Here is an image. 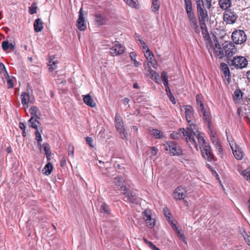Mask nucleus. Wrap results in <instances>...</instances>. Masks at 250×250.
Returning <instances> with one entry per match:
<instances>
[{
    "instance_id": "obj_1",
    "label": "nucleus",
    "mask_w": 250,
    "mask_h": 250,
    "mask_svg": "<svg viewBox=\"0 0 250 250\" xmlns=\"http://www.w3.org/2000/svg\"><path fill=\"white\" fill-rule=\"evenodd\" d=\"M182 133L190 148L194 147L196 149L198 148V144L195 141V138L197 139L200 146H202L208 144L204 139L203 134L198 133L196 135V133L193 131V129L187 127L183 129Z\"/></svg>"
},
{
    "instance_id": "obj_2",
    "label": "nucleus",
    "mask_w": 250,
    "mask_h": 250,
    "mask_svg": "<svg viewBox=\"0 0 250 250\" xmlns=\"http://www.w3.org/2000/svg\"><path fill=\"white\" fill-rule=\"evenodd\" d=\"M222 46V47H221L218 42L215 43V47L217 48L216 54L219 56L220 59L224 57L228 58L231 57L237 52L236 48L230 41H225Z\"/></svg>"
},
{
    "instance_id": "obj_3",
    "label": "nucleus",
    "mask_w": 250,
    "mask_h": 250,
    "mask_svg": "<svg viewBox=\"0 0 250 250\" xmlns=\"http://www.w3.org/2000/svg\"><path fill=\"white\" fill-rule=\"evenodd\" d=\"M185 3V9L189 21V24L191 29H193L195 33L199 34L200 27L198 24V21L195 14L193 11L191 0H184Z\"/></svg>"
},
{
    "instance_id": "obj_4",
    "label": "nucleus",
    "mask_w": 250,
    "mask_h": 250,
    "mask_svg": "<svg viewBox=\"0 0 250 250\" xmlns=\"http://www.w3.org/2000/svg\"><path fill=\"white\" fill-rule=\"evenodd\" d=\"M195 2L199 24L205 25L206 21L208 20V11L205 7V5L203 0H195Z\"/></svg>"
},
{
    "instance_id": "obj_5",
    "label": "nucleus",
    "mask_w": 250,
    "mask_h": 250,
    "mask_svg": "<svg viewBox=\"0 0 250 250\" xmlns=\"http://www.w3.org/2000/svg\"><path fill=\"white\" fill-rule=\"evenodd\" d=\"M164 146L166 151H168L171 156H180L182 155V150L180 146L173 141H167Z\"/></svg>"
},
{
    "instance_id": "obj_6",
    "label": "nucleus",
    "mask_w": 250,
    "mask_h": 250,
    "mask_svg": "<svg viewBox=\"0 0 250 250\" xmlns=\"http://www.w3.org/2000/svg\"><path fill=\"white\" fill-rule=\"evenodd\" d=\"M228 63L230 66H233L236 69H241L247 66L248 62L245 57L241 56H237L230 61L228 59Z\"/></svg>"
},
{
    "instance_id": "obj_7",
    "label": "nucleus",
    "mask_w": 250,
    "mask_h": 250,
    "mask_svg": "<svg viewBox=\"0 0 250 250\" xmlns=\"http://www.w3.org/2000/svg\"><path fill=\"white\" fill-rule=\"evenodd\" d=\"M121 193L125 195L124 200L128 201L133 204H137L139 203V199L135 195L133 194L131 191L129 190L126 187H122L119 189Z\"/></svg>"
},
{
    "instance_id": "obj_8",
    "label": "nucleus",
    "mask_w": 250,
    "mask_h": 250,
    "mask_svg": "<svg viewBox=\"0 0 250 250\" xmlns=\"http://www.w3.org/2000/svg\"><path fill=\"white\" fill-rule=\"evenodd\" d=\"M231 38L234 43L241 44L246 41L247 36L244 31L237 30L232 32Z\"/></svg>"
},
{
    "instance_id": "obj_9",
    "label": "nucleus",
    "mask_w": 250,
    "mask_h": 250,
    "mask_svg": "<svg viewBox=\"0 0 250 250\" xmlns=\"http://www.w3.org/2000/svg\"><path fill=\"white\" fill-rule=\"evenodd\" d=\"M198 111L200 116L203 117L204 122L207 123L208 128H210L211 119L210 112L205 108L204 104L198 105Z\"/></svg>"
},
{
    "instance_id": "obj_10",
    "label": "nucleus",
    "mask_w": 250,
    "mask_h": 250,
    "mask_svg": "<svg viewBox=\"0 0 250 250\" xmlns=\"http://www.w3.org/2000/svg\"><path fill=\"white\" fill-rule=\"evenodd\" d=\"M237 18L236 13L232 9L226 10L224 13V20L227 24L234 23Z\"/></svg>"
},
{
    "instance_id": "obj_11",
    "label": "nucleus",
    "mask_w": 250,
    "mask_h": 250,
    "mask_svg": "<svg viewBox=\"0 0 250 250\" xmlns=\"http://www.w3.org/2000/svg\"><path fill=\"white\" fill-rule=\"evenodd\" d=\"M142 214L143 218L145 221L147 227L150 229L153 228L155 225V220L151 217L150 210L146 209Z\"/></svg>"
},
{
    "instance_id": "obj_12",
    "label": "nucleus",
    "mask_w": 250,
    "mask_h": 250,
    "mask_svg": "<svg viewBox=\"0 0 250 250\" xmlns=\"http://www.w3.org/2000/svg\"><path fill=\"white\" fill-rule=\"evenodd\" d=\"M202 155L205 159H207L208 161H211L213 159V154L211 149L210 146L207 144L200 146Z\"/></svg>"
},
{
    "instance_id": "obj_13",
    "label": "nucleus",
    "mask_w": 250,
    "mask_h": 250,
    "mask_svg": "<svg viewBox=\"0 0 250 250\" xmlns=\"http://www.w3.org/2000/svg\"><path fill=\"white\" fill-rule=\"evenodd\" d=\"M185 110L186 118L189 125H192V121L194 119V110L193 107L189 105H186L183 106Z\"/></svg>"
},
{
    "instance_id": "obj_14",
    "label": "nucleus",
    "mask_w": 250,
    "mask_h": 250,
    "mask_svg": "<svg viewBox=\"0 0 250 250\" xmlns=\"http://www.w3.org/2000/svg\"><path fill=\"white\" fill-rule=\"evenodd\" d=\"M124 47L119 44L118 42L115 43L114 45L110 48V53L113 56H117L123 54L124 52Z\"/></svg>"
},
{
    "instance_id": "obj_15",
    "label": "nucleus",
    "mask_w": 250,
    "mask_h": 250,
    "mask_svg": "<svg viewBox=\"0 0 250 250\" xmlns=\"http://www.w3.org/2000/svg\"><path fill=\"white\" fill-rule=\"evenodd\" d=\"M79 14V18L77 21V26L80 30L84 31L86 29V26L85 23V20L83 17L82 8L80 9Z\"/></svg>"
},
{
    "instance_id": "obj_16",
    "label": "nucleus",
    "mask_w": 250,
    "mask_h": 250,
    "mask_svg": "<svg viewBox=\"0 0 250 250\" xmlns=\"http://www.w3.org/2000/svg\"><path fill=\"white\" fill-rule=\"evenodd\" d=\"M220 67L222 71L223 72V74L225 77V79L229 83L230 81L231 77L228 65L225 62H221L220 64Z\"/></svg>"
},
{
    "instance_id": "obj_17",
    "label": "nucleus",
    "mask_w": 250,
    "mask_h": 250,
    "mask_svg": "<svg viewBox=\"0 0 250 250\" xmlns=\"http://www.w3.org/2000/svg\"><path fill=\"white\" fill-rule=\"evenodd\" d=\"M115 125L117 131L124 127L122 118L118 113H116L115 116Z\"/></svg>"
},
{
    "instance_id": "obj_18",
    "label": "nucleus",
    "mask_w": 250,
    "mask_h": 250,
    "mask_svg": "<svg viewBox=\"0 0 250 250\" xmlns=\"http://www.w3.org/2000/svg\"><path fill=\"white\" fill-rule=\"evenodd\" d=\"M99 210L101 213L109 215L111 213V210L109 206L104 202L98 205Z\"/></svg>"
},
{
    "instance_id": "obj_19",
    "label": "nucleus",
    "mask_w": 250,
    "mask_h": 250,
    "mask_svg": "<svg viewBox=\"0 0 250 250\" xmlns=\"http://www.w3.org/2000/svg\"><path fill=\"white\" fill-rule=\"evenodd\" d=\"M95 22L98 25H104L106 23V19L103 16V15L99 13H97L95 15Z\"/></svg>"
},
{
    "instance_id": "obj_20",
    "label": "nucleus",
    "mask_w": 250,
    "mask_h": 250,
    "mask_svg": "<svg viewBox=\"0 0 250 250\" xmlns=\"http://www.w3.org/2000/svg\"><path fill=\"white\" fill-rule=\"evenodd\" d=\"M83 100L84 103L90 107H93L96 105L95 103L94 102L91 96L89 94L84 95Z\"/></svg>"
},
{
    "instance_id": "obj_21",
    "label": "nucleus",
    "mask_w": 250,
    "mask_h": 250,
    "mask_svg": "<svg viewBox=\"0 0 250 250\" xmlns=\"http://www.w3.org/2000/svg\"><path fill=\"white\" fill-rule=\"evenodd\" d=\"M43 28V22L41 19H37L34 23V28L36 32H41Z\"/></svg>"
},
{
    "instance_id": "obj_22",
    "label": "nucleus",
    "mask_w": 250,
    "mask_h": 250,
    "mask_svg": "<svg viewBox=\"0 0 250 250\" xmlns=\"http://www.w3.org/2000/svg\"><path fill=\"white\" fill-rule=\"evenodd\" d=\"M21 104L25 108H28L29 103V96L26 92H22L21 94Z\"/></svg>"
},
{
    "instance_id": "obj_23",
    "label": "nucleus",
    "mask_w": 250,
    "mask_h": 250,
    "mask_svg": "<svg viewBox=\"0 0 250 250\" xmlns=\"http://www.w3.org/2000/svg\"><path fill=\"white\" fill-rule=\"evenodd\" d=\"M200 29H201L202 30V34H203L204 39L206 41H210V36L208 33L206 24H205V25H200Z\"/></svg>"
},
{
    "instance_id": "obj_24",
    "label": "nucleus",
    "mask_w": 250,
    "mask_h": 250,
    "mask_svg": "<svg viewBox=\"0 0 250 250\" xmlns=\"http://www.w3.org/2000/svg\"><path fill=\"white\" fill-rule=\"evenodd\" d=\"M219 4L221 8L224 10H228L231 5V0H220Z\"/></svg>"
},
{
    "instance_id": "obj_25",
    "label": "nucleus",
    "mask_w": 250,
    "mask_h": 250,
    "mask_svg": "<svg viewBox=\"0 0 250 250\" xmlns=\"http://www.w3.org/2000/svg\"><path fill=\"white\" fill-rule=\"evenodd\" d=\"M124 179L122 176H117L114 179L113 183L121 188L122 187H126L124 185Z\"/></svg>"
},
{
    "instance_id": "obj_26",
    "label": "nucleus",
    "mask_w": 250,
    "mask_h": 250,
    "mask_svg": "<svg viewBox=\"0 0 250 250\" xmlns=\"http://www.w3.org/2000/svg\"><path fill=\"white\" fill-rule=\"evenodd\" d=\"M28 124L29 126L33 128L38 130V125L40 124V122L35 119L34 117H32L28 121Z\"/></svg>"
},
{
    "instance_id": "obj_27",
    "label": "nucleus",
    "mask_w": 250,
    "mask_h": 250,
    "mask_svg": "<svg viewBox=\"0 0 250 250\" xmlns=\"http://www.w3.org/2000/svg\"><path fill=\"white\" fill-rule=\"evenodd\" d=\"M1 46L2 49L4 51L8 50V49H14L15 46L11 43H9L8 41H4L1 43Z\"/></svg>"
},
{
    "instance_id": "obj_28",
    "label": "nucleus",
    "mask_w": 250,
    "mask_h": 250,
    "mask_svg": "<svg viewBox=\"0 0 250 250\" xmlns=\"http://www.w3.org/2000/svg\"><path fill=\"white\" fill-rule=\"evenodd\" d=\"M150 133L156 139H161L163 137V133L160 130L156 129H152L150 131Z\"/></svg>"
},
{
    "instance_id": "obj_29",
    "label": "nucleus",
    "mask_w": 250,
    "mask_h": 250,
    "mask_svg": "<svg viewBox=\"0 0 250 250\" xmlns=\"http://www.w3.org/2000/svg\"><path fill=\"white\" fill-rule=\"evenodd\" d=\"M160 6L159 0H152L151 9L153 12L158 11L159 9Z\"/></svg>"
},
{
    "instance_id": "obj_30",
    "label": "nucleus",
    "mask_w": 250,
    "mask_h": 250,
    "mask_svg": "<svg viewBox=\"0 0 250 250\" xmlns=\"http://www.w3.org/2000/svg\"><path fill=\"white\" fill-rule=\"evenodd\" d=\"M41 133H42V130H41V132L39 130H37L35 133L36 136V139L37 141V145L38 146L41 148L42 146L41 142L42 141V137L41 136Z\"/></svg>"
},
{
    "instance_id": "obj_31",
    "label": "nucleus",
    "mask_w": 250,
    "mask_h": 250,
    "mask_svg": "<svg viewBox=\"0 0 250 250\" xmlns=\"http://www.w3.org/2000/svg\"><path fill=\"white\" fill-rule=\"evenodd\" d=\"M44 169L45 170L44 174L46 175H49L51 173L53 169V166L51 163H47L44 167Z\"/></svg>"
},
{
    "instance_id": "obj_32",
    "label": "nucleus",
    "mask_w": 250,
    "mask_h": 250,
    "mask_svg": "<svg viewBox=\"0 0 250 250\" xmlns=\"http://www.w3.org/2000/svg\"><path fill=\"white\" fill-rule=\"evenodd\" d=\"M173 197L175 199L178 200H181L182 199H184L186 197V193L183 192H174L173 194Z\"/></svg>"
},
{
    "instance_id": "obj_33",
    "label": "nucleus",
    "mask_w": 250,
    "mask_h": 250,
    "mask_svg": "<svg viewBox=\"0 0 250 250\" xmlns=\"http://www.w3.org/2000/svg\"><path fill=\"white\" fill-rule=\"evenodd\" d=\"M231 149H232L233 155L236 159L241 160L242 159L243 153L241 150L238 149V150H234L233 148Z\"/></svg>"
},
{
    "instance_id": "obj_34",
    "label": "nucleus",
    "mask_w": 250,
    "mask_h": 250,
    "mask_svg": "<svg viewBox=\"0 0 250 250\" xmlns=\"http://www.w3.org/2000/svg\"><path fill=\"white\" fill-rule=\"evenodd\" d=\"M120 133V135L121 138H122L124 140H126L127 139V133L125 129V127L121 128L119 129V131H118Z\"/></svg>"
},
{
    "instance_id": "obj_35",
    "label": "nucleus",
    "mask_w": 250,
    "mask_h": 250,
    "mask_svg": "<svg viewBox=\"0 0 250 250\" xmlns=\"http://www.w3.org/2000/svg\"><path fill=\"white\" fill-rule=\"evenodd\" d=\"M48 65L49 66V70L50 71H52L57 68L56 62L53 61L52 59L49 60Z\"/></svg>"
},
{
    "instance_id": "obj_36",
    "label": "nucleus",
    "mask_w": 250,
    "mask_h": 250,
    "mask_svg": "<svg viewBox=\"0 0 250 250\" xmlns=\"http://www.w3.org/2000/svg\"><path fill=\"white\" fill-rule=\"evenodd\" d=\"M163 213L165 215V216L168 219V221L171 223V221L170 219L172 218L171 214L170 213V212L168 211V209L167 208L165 207L163 208Z\"/></svg>"
},
{
    "instance_id": "obj_37",
    "label": "nucleus",
    "mask_w": 250,
    "mask_h": 250,
    "mask_svg": "<svg viewBox=\"0 0 250 250\" xmlns=\"http://www.w3.org/2000/svg\"><path fill=\"white\" fill-rule=\"evenodd\" d=\"M37 6L35 2L33 3L29 8V13L30 14L33 15L37 13Z\"/></svg>"
},
{
    "instance_id": "obj_38",
    "label": "nucleus",
    "mask_w": 250,
    "mask_h": 250,
    "mask_svg": "<svg viewBox=\"0 0 250 250\" xmlns=\"http://www.w3.org/2000/svg\"><path fill=\"white\" fill-rule=\"evenodd\" d=\"M242 97V93L239 89H237L234 93L233 98L234 100H240Z\"/></svg>"
},
{
    "instance_id": "obj_39",
    "label": "nucleus",
    "mask_w": 250,
    "mask_h": 250,
    "mask_svg": "<svg viewBox=\"0 0 250 250\" xmlns=\"http://www.w3.org/2000/svg\"><path fill=\"white\" fill-rule=\"evenodd\" d=\"M242 175L247 180H250V168H248L244 170L242 173Z\"/></svg>"
},
{
    "instance_id": "obj_40",
    "label": "nucleus",
    "mask_w": 250,
    "mask_h": 250,
    "mask_svg": "<svg viewBox=\"0 0 250 250\" xmlns=\"http://www.w3.org/2000/svg\"><path fill=\"white\" fill-rule=\"evenodd\" d=\"M145 55L148 62H149V61H151L152 60V59H153L154 56L153 54L150 52L149 49H148V50L146 51Z\"/></svg>"
},
{
    "instance_id": "obj_41",
    "label": "nucleus",
    "mask_w": 250,
    "mask_h": 250,
    "mask_svg": "<svg viewBox=\"0 0 250 250\" xmlns=\"http://www.w3.org/2000/svg\"><path fill=\"white\" fill-rule=\"evenodd\" d=\"M124 1L128 4L129 6L132 7H135L136 5V2L137 0H124Z\"/></svg>"
},
{
    "instance_id": "obj_42",
    "label": "nucleus",
    "mask_w": 250,
    "mask_h": 250,
    "mask_svg": "<svg viewBox=\"0 0 250 250\" xmlns=\"http://www.w3.org/2000/svg\"><path fill=\"white\" fill-rule=\"evenodd\" d=\"M215 148L218 150L220 154H223V148L221 144L219 142V141L216 142L215 144H213Z\"/></svg>"
},
{
    "instance_id": "obj_43",
    "label": "nucleus",
    "mask_w": 250,
    "mask_h": 250,
    "mask_svg": "<svg viewBox=\"0 0 250 250\" xmlns=\"http://www.w3.org/2000/svg\"><path fill=\"white\" fill-rule=\"evenodd\" d=\"M74 147L73 146L69 145L68 147V154L69 156L73 157Z\"/></svg>"
},
{
    "instance_id": "obj_44",
    "label": "nucleus",
    "mask_w": 250,
    "mask_h": 250,
    "mask_svg": "<svg viewBox=\"0 0 250 250\" xmlns=\"http://www.w3.org/2000/svg\"><path fill=\"white\" fill-rule=\"evenodd\" d=\"M38 108L36 106H32L29 109V112L31 114L37 116Z\"/></svg>"
},
{
    "instance_id": "obj_45",
    "label": "nucleus",
    "mask_w": 250,
    "mask_h": 250,
    "mask_svg": "<svg viewBox=\"0 0 250 250\" xmlns=\"http://www.w3.org/2000/svg\"><path fill=\"white\" fill-rule=\"evenodd\" d=\"M210 138L213 144L218 141V139L216 138L215 134L213 133L212 130L210 131Z\"/></svg>"
},
{
    "instance_id": "obj_46",
    "label": "nucleus",
    "mask_w": 250,
    "mask_h": 250,
    "mask_svg": "<svg viewBox=\"0 0 250 250\" xmlns=\"http://www.w3.org/2000/svg\"><path fill=\"white\" fill-rule=\"evenodd\" d=\"M149 75L151 76V78H155L157 79V77H159V74L157 73L156 71L153 70L151 69L150 68L149 69Z\"/></svg>"
},
{
    "instance_id": "obj_47",
    "label": "nucleus",
    "mask_w": 250,
    "mask_h": 250,
    "mask_svg": "<svg viewBox=\"0 0 250 250\" xmlns=\"http://www.w3.org/2000/svg\"><path fill=\"white\" fill-rule=\"evenodd\" d=\"M203 98L201 95H197L196 97V101L197 105H200L204 104L203 102Z\"/></svg>"
},
{
    "instance_id": "obj_48",
    "label": "nucleus",
    "mask_w": 250,
    "mask_h": 250,
    "mask_svg": "<svg viewBox=\"0 0 250 250\" xmlns=\"http://www.w3.org/2000/svg\"><path fill=\"white\" fill-rule=\"evenodd\" d=\"M171 226L173 229L176 230L178 236L180 235V233H183L181 231V229H179L177 227L176 225L173 223V221H171V223H170Z\"/></svg>"
},
{
    "instance_id": "obj_49",
    "label": "nucleus",
    "mask_w": 250,
    "mask_h": 250,
    "mask_svg": "<svg viewBox=\"0 0 250 250\" xmlns=\"http://www.w3.org/2000/svg\"><path fill=\"white\" fill-rule=\"evenodd\" d=\"M85 141L86 142V143L91 147H93L94 145H93V139L92 137H86L85 138Z\"/></svg>"
},
{
    "instance_id": "obj_50",
    "label": "nucleus",
    "mask_w": 250,
    "mask_h": 250,
    "mask_svg": "<svg viewBox=\"0 0 250 250\" xmlns=\"http://www.w3.org/2000/svg\"><path fill=\"white\" fill-rule=\"evenodd\" d=\"M122 102L125 106H127V108L130 107L129 104V99L127 98H124L122 100Z\"/></svg>"
},
{
    "instance_id": "obj_51",
    "label": "nucleus",
    "mask_w": 250,
    "mask_h": 250,
    "mask_svg": "<svg viewBox=\"0 0 250 250\" xmlns=\"http://www.w3.org/2000/svg\"><path fill=\"white\" fill-rule=\"evenodd\" d=\"M7 84H8V87L9 88H11L14 87V83L13 81L11 79L9 78V77L8 76V78L7 79Z\"/></svg>"
},
{
    "instance_id": "obj_52",
    "label": "nucleus",
    "mask_w": 250,
    "mask_h": 250,
    "mask_svg": "<svg viewBox=\"0 0 250 250\" xmlns=\"http://www.w3.org/2000/svg\"><path fill=\"white\" fill-rule=\"evenodd\" d=\"M226 134H227V140H228V142L229 143V144L231 148H233L232 146H233V142L232 137L228 135L227 132H226Z\"/></svg>"
},
{
    "instance_id": "obj_53",
    "label": "nucleus",
    "mask_w": 250,
    "mask_h": 250,
    "mask_svg": "<svg viewBox=\"0 0 250 250\" xmlns=\"http://www.w3.org/2000/svg\"><path fill=\"white\" fill-rule=\"evenodd\" d=\"M167 96L168 97L169 100L171 101L172 104H176V101L175 100V98L172 93V92L167 93Z\"/></svg>"
},
{
    "instance_id": "obj_54",
    "label": "nucleus",
    "mask_w": 250,
    "mask_h": 250,
    "mask_svg": "<svg viewBox=\"0 0 250 250\" xmlns=\"http://www.w3.org/2000/svg\"><path fill=\"white\" fill-rule=\"evenodd\" d=\"M185 189L181 186H179L177 187L175 190L174 191V192H183L185 193Z\"/></svg>"
},
{
    "instance_id": "obj_55",
    "label": "nucleus",
    "mask_w": 250,
    "mask_h": 250,
    "mask_svg": "<svg viewBox=\"0 0 250 250\" xmlns=\"http://www.w3.org/2000/svg\"><path fill=\"white\" fill-rule=\"evenodd\" d=\"M206 3L204 4L206 7L208 9H210L211 6L212 0H205Z\"/></svg>"
},
{
    "instance_id": "obj_56",
    "label": "nucleus",
    "mask_w": 250,
    "mask_h": 250,
    "mask_svg": "<svg viewBox=\"0 0 250 250\" xmlns=\"http://www.w3.org/2000/svg\"><path fill=\"white\" fill-rule=\"evenodd\" d=\"M161 78L163 82L168 80L167 74L165 71H163L161 73Z\"/></svg>"
},
{
    "instance_id": "obj_57",
    "label": "nucleus",
    "mask_w": 250,
    "mask_h": 250,
    "mask_svg": "<svg viewBox=\"0 0 250 250\" xmlns=\"http://www.w3.org/2000/svg\"><path fill=\"white\" fill-rule=\"evenodd\" d=\"M43 149L45 151V153L46 152H47L48 151H50V146L48 144H47V143L43 144Z\"/></svg>"
},
{
    "instance_id": "obj_58",
    "label": "nucleus",
    "mask_w": 250,
    "mask_h": 250,
    "mask_svg": "<svg viewBox=\"0 0 250 250\" xmlns=\"http://www.w3.org/2000/svg\"><path fill=\"white\" fill-rule=\"evenodd\" d=\"M179 136H180V134L178 133L173 132L170 135L171 138L173 139H179Z\"/></svg>"
},
{
    "instance_id": "obj_59",
    "label": "nucleus",
    "mask_w": 250,
    "mask_h": 250,
    "mask_svg": "<svg viewBox=\"0 0 250 250\" xmlns=\"http://www.w3.org/2000/svg\"><path fill=\"white\" fill-rule=\"evenodd\" d=\"M243 237L248 245L250 246V236L248 235L247 234H246L245 235L243 236Z\"/></svg>"
},
{
    "instance_id": "obj_60",
    "label": "nucleus",
    "mask_w": 250,
    "mask_h": 250,
    "mask_svg": "<svg viewBox=\"0 0 250 250\" xmlns=\"http://www.w3.org/2000/svg\"><path fill=\"white\" fill-rule=\"evenodd\" d=\"M151 152V153L152 155L155 156L157 154V148H156L155 146H152L150 147Z\"/></svg>"
},
{
    "instance_id": "obj_61",
    "label": "nucleus",
    "mask_w": 250,
    "mask_h": 250,
    "mask_svg": "<svg viewBox=\"0 0 250 250\" xmlns=\"http://www.w3.org/2000/svg\"><path fill=\"white\" fill-rule=\"evenodd\" d=\"M148 62L150 63L151 66L154 68H157V62H156L153 59H152V60L151 61H149Z\"/></svg>"
},
{
    "instance_id": "obj_62",
    "label": "nucleus",
    "mask_w": 250,
    "mask_h": 250,
    "mask_svg": "<svg viewBox=\"0 0 250 250\" xmlns=\"http://www.w3.org/2000/svg\"><path fill=\"white\" fill-rule=\"evenodd\" d=\"M179 239L182 241L183 242L187 244V241L186 240V237L185 236V235L183 233H180V235L178 236Z\"/></svg>"
},
{
    "instance_id": "obj_63",
    "label": "nucleus",
    "mask_w": 250,
    "mask_h": 250,
    "mask_svg": "<svg viewBox=\"0 0 250 250\" xmlns=\"http://www.w3.org/2000/svg\"><path fill=\"white\" fill-rule=\"evenodd\" d=\"M19 127L22 130H25L26 129V124L24 123H20Z\"/></svg>"
},
{
    "instance_id": "obj_64",
    "label": "nucleus",
    "mask_w": 250,
    "mask_h": 250,
    "mask_svg": "<svg viewBox=\"0 0 250 250\" xmlns=\"http://www.w3.org/2000/svg\"><path fill=\"white\" fill-rule=\"evenodd\" d=\"M129 56L132 61H134V60H136V54L134 52H131V53H130Z\"/></svg>"
}]
</instances>
